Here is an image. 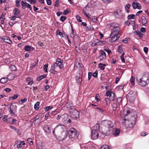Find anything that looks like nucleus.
<instances>
[{
  "label": "nucleus",
  "mask_w": 149,
  "mask_h": 149,
  "mask_svg": "<svg viewBox=\"0 0 149 149\" xmlns=\"http://www.w3.org/2000/svg\"><path fill=\"white\" fill-rule=\"evenodd\" d=\"M143 51L146 53H147L148 51V48L147 47H144L143 48Z\"/></svg>",
  "instance_id": "680f3d73"
},
{
  "label": "nucleus",
  "mask_w": 149,
  "mask_h": 149,
  "mask_svg": "<svg viewBox=\"0 0 149 149\" xmlns=\"http://www.w3.org/2000/svg\"><path fill=\"white\" fill-rule=\"evenodd\" d=\"M105 102L107 105H108L109 104L110 100H109L108 98H106L105 99Z\"/></svg>",
  "instance_id": "4d7b16f0"
},
{
  "label": "nucleus",
  "mask_w": 149,
  "mask_h": 149,
  "mask_svg": "<svg viewBox=\"0 0 149 149\" xmlns=\"http://www.w3.org/2000/svg\"><path fill=\"white\" fill-rule=\"evenodd\" d=\"M111 26L112 27L113 29H116V27H119L118 24L115 23H112L111 24Z\"/></svg>",
  "instance_id": "7c9ffc66"
},
{
  "label": "nucleus",
  "mask_w": 149,
  "mask_h": 149,
  "mask_svg": "<svg viewBox=\"0 0 149 149\" xmlns=\"http://www.w3.org/2000/svg\"><path fill=\"white\" fill-rule=\"evenodd\" d=\"M92 75L95 77H97V71L96 70L95 72L93 74H92Z\"/></svg>",
  "instance_id": "de8ad7c7"
},
{
  "label": "nucleus",
  "mask_w": 149,
  "mask_h": 149,
  "mask_svg": "<svg viewBox=\"0 0 149 149\" xmlns=\"http://www.w3.org/2000/svg\"><path fill=\"white\" fill-rule=\"evenodd\" d=\"M20 14L19 11L17 8H15L14 11V15L18 17Z\"/></svg>",
  "instance_id": "412c9836"
},
{
  "label": "nucleus",
  "mask_w": 149,
  "mask_h": 149,
  "mask_svg": "<svg viewBox=\"0 0 149 149\" xmlns=\"http://www.w3.org/2000/svg\"><path fill=\"white\" fill-rule=\"evenodd\" d=\"M114 123L110 120L106 122L105 126L102 129L100 132L102 134L107 135L113 133Z\"/></svg>",
  "instance_id": "f257e3e1"
},
{
  "label": "nucleus",
  "mask_w": 149,
  "mask_h": 149,
  "mask_svg": "<svg viewBox=\"0 0 149 149\" xmlns=\"http://www.w3.org/2000/svg\"><path fill=\"white\" fill-rule=\"evenodd\" d=\"M39 104L40 102H37L35 104L34 108L36 110H38V109L39 107Z\"/></svg>",
  "instance_id": "cd10ccee"
},
{
  "label": "nucleus",
  "mask_w": 149,
  "mask_h": 149,
  "mask_svg": "<svg viewBox=\"0 0 149 149\" xmlns=\"http://www.w3.org/2000/svg\"><path fill=\"white\" fill-rule=\"evenodd\" d=\"M130 40V38H126L124 40H122V42H123L125 43H127V41L128 40Z\"/></svg>",
  "instance_id": "3c124183"
},
{
  "label": "nucleus",
  "mask_w": 149,
  "mask_h": 149,
  "mask_svg": "<svg viewBox=\"0 0 149 149\" xmlns=\"http://www.w3.org/2000/svg\"><path fill=\"white\" fill-rule=\"evenodd\" d=\"M146 132H143L141 133V135L142 136H145L147 134H146Z\"/></svg>",
  "instance_id": "338daca9"
},
{
  "label": "nucleus",
  "mask_w": 149,
  "mask_h": 149,
  "mask_svg": "<svg viewBox=\"0 0 149 149\" xmlns=\"http://www.w3.org/2000/svg\"><path fill=\"white\" fill-rule=\"evenodd\" d=\"M132 5L134 9L137 8L139 9H140L141 8L140 4L137 2L136 0H134V1H133Z\"/></svg>",
  "instance_id": "ddd939ff"
},
{
  "label": "nucleus",
  "mask_w": 149,
  "mask_h": 149,
  "mask_svg": "<svg viewBox=\"0 0 149 149\" xmlns=\"http://www.w3.org/2000/svg\"><path fill=\"white\" fill-rule=\"evenodd\" d=\"M47 4L48 5H50L51 4V0H46Z\"/></svg>",
  "instance_id": "e2e57ef3"
},
{
  "label": "nucleus",
  "mask_w": 149,
  "mask_h": 149,
  "mask_svg": "<svg viewBox=\"0 0 149 149\" xmlns=\"http://www.w3.org/2000/svg\"><path fill=\"white\" fill-rule=\"evenodd\" d=\"M44 131L47 133H49L51 132V130L49 127L47 125H45L43 127Z\"/></svg>",
  "instance_id": "a211bd4d"
},
{
  "label": "nucleus",
  "mask_w": 149,
  "mask_h": 149,
  "mask_svg": "<svg viewBox=\"0 0 149 149\" xmlns=\"http://www.w3.org/2000/svg\"><path fill=\"white\" fill-rule=\"evenodd\" d=\"M118 51L120 53H123V50H122V48L121 46H119L118 47Z\"/></svg>",
  "instance_id": "c9c22d12"
},
{
  "label": "nucleus",
  "mask_w": 149,
  "mask_h": 149,
  "mask_svg": "<svg viewBox=\"0 0 149 149\" xmlns=\"http://www.w3.org/2000/svg\"><path fill=\"white\" fill-rule=\"evenodd\" d=\"M48 66V64H46L43 67V69L45 71V72H47L48 71H47V68Z\"/></svg>",
  "instance_id": "f704fd0d"
},
{
  "label": "nucleus",
  "mask_w": 149,
  "mask_h": 149,
  "mask_svg": "<svg viewBox=\"0 0 149 149\" xmlns=\"http://www.w3.org/2000/svg\"><path fill=\"white\" fill-rule=\"evenodd\" d=\"M59 1L58 0H57L55 4V6L56 7H58L59 6L58 4L59 3Z\"/></svg>",
  "instance_id": "774afa93"
},
{
  "label": "nucleus",
  "mask_w": 149,
  "mask_h": 149,
  "mask_svg": "<svg viewBox=\"0 0 149 149\" xmlns=\"http://www.w3.org/2000/svg\"><path fill=\"white\" fill-rule=\"evenodd\" d=\"M102 1L105 3H110L113 0H102Z\"/></svg>",
  "instance_id": "13d9d810"
},
{
  "label": "nucleus",
  "mask_w": 149,
  "mask_h": 149,
  "mask_svg": "<svg viewBox=\"0 0 149 149\" xmlns=\"http://www.w3.org/2000/svg\"><path fill=\"white\" fill-rule=\"evenodd\" d=\"M76 17L77 19L78 22H82V20L81 19V17L79 15H76Z\"/></svg>",
  "instance_id": "79ce46f5"
},
{
  "label": "nucleus",
  "mask_w": 149,
  "mask_h": 149,
  "mask_svg": "<svg viewBox=\"0 0 149 149\" xmlns=\"http://www.w3.org/2000/svg\"><path fill=\"white\" fill-rule=\"evenodd\" d=\"M120 31V28L119 27H116V29H113L112 32H113L115 35H119V33Z\"/></svg>",
  "instance_id": "6ab92c4d"
},
{
  "label": "nucleus",
  "mask_w": 149,
  "mask_h": 149,
  "mask_svg": "<svg viewBox=\"0 0 149 149\" xmlns=\"http://www.w3.org/2000/svg\"><path fill=\"white\" fill-rule=\"evenodd\" d=\"M24 49L26 51H30L31 50V47L30 46L26 45L24 48Z\"/></svg>",
  "instance_id": "58836bf2"
},
{
  "label": "nucleus",
  "mask_w": 149,
  "mask_h": 149,
  "mask_svg": "<svg viewBox=\"0 0 149 149\" xmlns=\"http://www.w3.org/2000/svg\"><path fill=\"white\" fill-rule=\"evenodd\" d=\"M81 149H86L87 148L86 145L85 144H83L82 146H81Z\"/></svg>",
  "instance_id": "6e6d98bb"
},
{
  "label": "nucleus",
  "mask_w": 149,
  "mask_h": 149,
  "mask_svg": "<svg viewBox=\"0 0 149 149\" xmlns=\"http://www.w3.org/2000/svg\"><path fill=\"white\" fill-rule=\"evenodd\" d=\"M27 141L30 145H32L33 144V142L31 139L28 138L27 139Z\"/></svg>",
  "instance_id": "a18cd8bd"
},
{
  "label": "nucleus",
  "mask_w": 149,
  "mask_h": 149,
  "mask_svg": "<svg viewBox=\"0 0 149 149\" xmlns=\"http://www.w3.org/2000/svg\"><path fill=\"white\" fill-rule=\"evenodd\" d=\"M135 118L134 116H132L129 120L124 118L123 121V124L127 128H131L133 126V124L135 123Z\"/></svg>",
  "instance_id": "7ed1b4c3"
},
{
  "label": "nucleus",
  "mask_w": 149,
  "mask_h": 149,
  "mask_svg": "<svg viewBox=\"0 0 149 149\" xmlns=\"http://www.w3.org/2000/svg\"><path fill=\"white\" fill-rule=\"evenodd\" d=\"M111 93H112V91L107 90L106 92L105 95L106 96L110 95H111Z\"/></svg>",
  "instance_id": "5fc2aeb1"
},
{
  "label": "nucleus",
  "mask_w": 149,
  "mask_h": 149,
  "mask_svg": "<svg viewBox=\"0 0 149 149\" xmlns=\"http://www.w3.org/2000/svg\"><path fill=\"white\" fill-rule=\"evenodd\" d=\"M136 93L135 91H131L127 95V99L131 103H133L136 97Z\"/></svg>",
  "instance_id": "39448f33"
},
{
  "label": "nucleus",
  "mask_w": 149,
  "mask_h": 149,
  "mask_svg": "<svg viewBox=\"0 0 149 149\" xmlns=\"http://www.w3.org/2000/svg\"><path fill=\"white\" fill-rule=\"evenodd\" d=\"M141 19L142 20V23L143 24H145L147 22V20L145 17L144 16H142L141 17Z\"/></svg>",
  "instance_id": "bb28decb"
},
{
  "label": "nucleus",
  "mask_w": 149,
  "mask_h": 149,
  "mask_svg": "<svg viewBox=\"0 0 149 149\" xmlns=\"http://www.w3.org/2000/svg\"><path fill=\"white\" fill-rule=\"evenodd\" d=\"M76 80L78 83H80L82 81L80 75L79 76H76Z\"/></svg>",
  "instance_id": "393cba45"
},
{
  "label": "nucleus",
  "mask_w": 149,
  "mask_h": 149,
  "mask_svg": "<svg viewBox=\"0 0 149 149\" xmlns=\"http://www.w3.org/2000/svg\"><path fill=\"white\" fill-rule=\"evenodd\" d=\"M28 3L24 2V1H22L21 2V5L22 6V8L24 9L26 7H27V6L28 4Z\"/></svg>",
  "instance_id": "a878e982"
},
{
  "label": "nucleus",
  "mask_w": 149,
  "mask_h": 149,
  "mask_svg": "<svg viewBox=\"0 0 149 149\" xmlns=\"http://www.w3.org/2000/svg\"><path fill=\"white\" fill-rule=\"evenodd\" d=\"M54 68V65L52 66L51 67L50 69V71L52 72V73L53 74H55V68Z\"/></svg>",
  "instance_id": "473e14b6"
},
{
  "label": "nucleus",
  "mask_w": 149,
  "mask_h": 149,
  "mask_svg": "<svg viewBox=\"0 0 149 149\" xmlns=\"http://www.w3.org/2000/svg\"><path fill=\"white\" fill-rule=\"evenodd\" d=\"M65 128V127L64 125H57L55 127L54 130L53 131V133L56 132L57 133H63L64 130Z\"/></svg>",
  "instance_id": "423d86ee"
},
{
  "label": "nucleus",
  "mask_w": 149,
  "mask_h": 149,
  "mask_svg": "<svg viewBox=\"0 0 149 149\" xmlns=\"http://www.w3.org/2000/svg\"><path fill=\"white\" fill-rule=\"evenodd\" d=\"M108 146L107 145H104L101 147L100 149H108Z\"/></svg>",
  "instance_id": "8fccbe9b"
},
{
  "label": "nucleus",
  "mask_w": 149,
  "mask_h": 149,
  "mask_svg": "<svg viewBox=\"0 0 149 149\" xmlns=\"http://www.w3.org/2000/svg\"><path fill=\"white\" fill-rule=\"evenodd\" d=\"M99 136L98 130L93 129L91 131V137L93 139H95L97 138Z\"/></svg>",
  "instance_id": "9d476101"
},
{
  "label": "nucleus",
  "mask_w": 149,
  "mask_h": 149,
  "mask_svg": "<svg viewBox=\"0 0 149 149\" xmlns=\"http://www.w3.org/2000/svg\"><path fill=\"white\" fill-rule=\"evenodd\" d=\"M37 147L38 149H46V148L44 143L40 142L37 143Z\"/></svg>",
  "instance_id": "2eb2a0df"
},
{
  "label": "nucleus",
  "mask_w": 149,
  "mask_h": 149,
  "mask_svg": "<svg viewBox=\"0 0 149 149\" xmlns=\"http://www.w3.org/2000/svg\"><path fill=\"white\" fill-rule=\"evenodd\" d=\"M68 116L67 114H64L62 115L61 118L63 121H67L69 123L71 122V120L68 118Z\"/></svg>",
  "instance_id": "4468645a"
},
{
  "label": "nucleus",
  "mask_w": 149,
  "mask_h": 149,
  "mask_svg": "<svg viewBox=\"0 0 149 149\" xmlns=\"http://www.w3.org/2000/svg\"><path fill=\"white\" fill-rule=\"evenodd\" d=\"M45 76H41L37 78V80L40 81L42 79L45 78Z\"/></svg>",
  "instance_id": "49530a36"
},
{
  "label": "nucleus",
  "mask_w": 149,
  "mask_h": 149,
  "mask_svg": "<svg viewBox=\"0 0 149 149\" xmlns=\"http://www.w3.org/2000/svg\"><path fill=\"white\" fill-rule=\"evenodd\" d=\"M15 78L14 75L13 74L10 73L7 76V79L10 80L13 79Z\"/></svg>",
  "instance_id": "5701e85b"
},
{
  "label": "nucleus",
  "mask_w": 149,
  "mask_h": 149,
  "mask_svg": "<svg viewBox=\"0 0 149 149\" xmlns=\"http://www.w3.org/2000/svg\"><path fill=\"white\" fill-rule=\"evenodd\" d=\"M113 32H112L110 36L111 39L109 40L111 42H113L118 40L120 37L119 35H115L113 33Z\"/></svg>",
  "instance_id": "6e6552de"
},
{
  "label": "nucleus",
  "mask_w": 149,
  "mask_h": 149,
  "mask_svg": "<svg viewBox=\"0 0 149 149\" xmlns=\"http://www.w3.org/2000/svg\"><path fill=\"white\" fill-rule=\"evenodd\" d=\"M112 107H113V111H116V109L117 107V104L115 103H113L112 104Z\"/></svg>",
  "instance_id": "a19ab883"
},
{
  "label": "nucleus",
  "mask_w": 149,
  "mask_h": 149,
  "mask_svg": "<svg viewBox=\"0 0 149 149\" xmlns=\"http://www.w3.org/2000/svg\"><path fill=\"white\" fill-rule=\"evenodd\" d=\"M130 113V110H127L126 112H125L124 115L125 116H127Z\"/></svg>",
  "instance_id": "603ef678"
},
{
  "label": "nucleus",
  "mask_w": 149,
  "mask_h": 149,
  "mask_svg": "<svg viewBox=\"0 0 149 149\" xmlns=\"http://www.w3.org/2000/svg\"><path fill=\"white\" fill-rule=\"evenodd\" d=\"M99 128V126L98 124H96L95 126L93 127V129L97 130H98V129Z\"/></svg>",
  "instance_id": "864d4df0"
},
{
  "label": "nucleus",
  "mask_w": 149,
  "mask_h": 149,
  "mask_svg": "<svg viewBox=\"0 0 149 149\" xmlns=\"http://www.w3.org/2000/svg\"><path fill=\"white\" fill-rule=\"evenodd\" d=\"M86 30L87 31L91 30L93 29V28L91 26H87L86 28Z\"/></svg>",
  "instance_id": "37998d69"
},
{
  "label": "nucleus",
  "mask_w": 149,
  "mask_h": 149,
  "mask_svg": "<svg viewBox=\"0 0 149 149\" xmlns=\"http://www.w3.org/2000/svg\"><path fill=\"white\" fill-rule=\"evenodd\" d=\"M18 95L17 94H15L13 96L12 98L13 99H16L17 97H18Z\"/></svg>",
  "instance_id": "69168bd1"
},
{
  "label": "nucleus",
  "mask_w": 149,
  "mask_h": 149,
  "mask_svg": "<svg viewBox=\"0 0 149 149\" xmlns=\"http://www.w3.org/2000/svg\"><path fill=\"white\" fill-rule=\"evenodd\" d=\"M91 9L90 8L87 6L86 7H85L83 9V12L84 15H85L87 18H89V17L88 16V15L92 14V13L91 12Z\"/></svg>",
  "instance_id": "1a4fd4ad"
},
{
  "label": "nucleus",
  "mask_w": 149,
  "mask_h": 149,
  "mask_svg": "<svg viewBox=\"0 0 149 149\" xmlns=\"http://www.w3.org/2000/svg\"><path fill=\"white\" fill-rule=\"evenodd\" d=\"M21 0H16V6L18 7L19 6V3Z\"/></svg>",
  "instance_id": "bf43d9fd"
},
{
  "label": "nucleus",
  "mask_w": 149,
  "mask_h": 149,
  "mask_svg": "<svg viewBox=\"0 0 149 149\" xmlns=\"http://www.w3.org/2000/svg\"><path fill=\"white\" fill-rule=\"evenodd\" d=\"M9 68L11 71H15L16 70V68L14 65H11L9 67Z\"/></svg>",
  "instance_id": "c756f323"
},
{
  "label": "nucleus",
  "mask_w": 149,
  "mask_h": 149,
  "mask_svg": "<svg viewBox=\"0 0 149 149\" xmlns=\"http://www.w3.org/2000/svg\"><path fill=\"white\" fill-rule=\"evenodd\" d=\"M124 52H123L120 56V58L121 61H122V62L123 63L125 61V59L124 58Z\"/></svg>",
  "instance_id": "ea45409f"
},
{
  "label": "nucleus",
  "mask_w": 149,
  "mask_h": 149,
  "mask_svg": "<svg viewBox=\"0 0 149 149\" xmlns=\"http://www.w3.org/2000/svg\"><path fill=\"white\" fill-rule=\"evenodd\" d=\"M0 81L1 83L2 84H4L7 81V80L6 78H3L0 79Z\"/></svg>",
  "instance_id": "2f4dec72"
},
{
  "label": "nucleus",
  "mask_w": 149,
  "mask_h": 149,
  "mask_svg": "<svg viewBox=\"0 0 149 149\" xmlns=\"http://www.w3.org/2000/svg\"><path fill=\"white\" fill-rule=\"evenodd\" d=\"M135 78L133 77H132L130 79V81L132 85H134V84Z\"/></svg>",
  "instance_id": "4c0bfd02"
},
{
  "label": "nucleus",
  "mask_w": 149,
  "mask_h": 149,
  "mask_svg": "<svg viewBox=\"0 0 149 149\" xmlns=\"http://www.w3.org/2000/svg\"><path fill=\"white\" fill-rule=\"evenodd\" d=\"M135 17V15H129L127 16V18L128 19H134Z\"/></svg>",
  "instance_id": "72a5a7b5"
},
{
  "label": "nucleus",
  "mask_w": 149,
  "mask_h": 149,
  "mask_svg": "<svg viewBox=\"0 0 149 149\" xmlns=\"http://www.w3.org/2000/svg\"><path fill=\"white\" fill-rule=\"evenodd\" d=\"M115 98L114 93L113 91H112L111 95H109V100L110 101H113L114 100Z\"/></svg>",
  "instance_id": "4be33fe9"
},
{
  "label": "nucleus",
  "mask_w": 149,
  "mask_h": 149,
  "mask_svg": "<svg viewBox=\"0 0 149 149\" xmlns=\"http://www.w3.org/2000/svg\"><path fill=\"white\" fill-rule=\"evenodd\" d=\"M138 84L142 86H145L149 84V73H144L141 78L137 79Z\"/></svg>",
  "instance_id": "f03ea898"
},
{
  "label": "nucleus",
  "mask_w": 149,
  "mask_h": 149,
  "mask_svg": "<svg viewBox=\"0 0 149 149\" xmlns=\"http://www.w3.org/2000/svg\"><path fill=\"white\" fill-rule=\"evenodd\" d=\"M140 31L144 33L146 32V29L142 27L140 29Z\"/></svg>",
  "instance_id": "0e129e2a"
},
{
  "label": "nucleus",
  "mask_w": 149,
  "mask_h": 149,
  "mask_svg": "<svg viewBox=\"0 0 149 149\" xmlns=\"http://www.w3.org/2000/svg\"><path fill=\"white\" fill-rule=\"evenodd\" d=\"M113 135L115 136H117L119 134L120 132V130L119 129L116 128L114 130H113Z\"/></svg>",
  "instance_id": "aec40b11"
},
{
  "label": "nucleus",
  "mask_w": 149,
  "mask_h": 149,
  "mask_svg": "<svg viewBox=\"0 0 149 149\" xmlns=\"http://www.w3.org/2000/svg\"><path fill=\"white\" fill-rule=\"evenodd\" d=\"M92 75V73L89 72L88 73V80H90Z\"/></svg>",
  "instance_id": "052dcab7"
},
{
  "label": "nucleus",
  "mask_w": 149,
  "mask_h": 149,
  "mask_svg": "<svg viewBox=\"0 0 149 149\" xmlns=\"http://www.w3.org/2000/svg\"><path fill=\"white\" fill-rule=\"evenodd\" d=\"M66 18V17L65 16H61L60 17V20L62 22L64 21Z\"/></svg>",
  "instance_id": "09e8293b"
},
{
  "label": "nucleus",
  "mask_w": 149,
  "mask_h": 149,
  "mask_svg": "<svg viewBox=\"0 0 149 149\" xmlns=\"http://www.w3.org/2000/svg\"><path fill=\"white\" fill-rule=\"evenodd\" d=\"M96 109L99 112L101 113H102L104 110V109L100 108L97 107Z\"/></svg>",
  "instance_id": "e433bc0d"
},
{
  "label": "nucleus",
  "mask_w": 149,
  "mask_h": 149,
  "mask_svg": "<svg viewBox=\"0 0 149 149\" xmlns=\"http://www.w3.org/2000/svg\"><path fill=\"white\" fill-rule=\"evenodd\" d=\"M3 41L9 44H11L12 43V41L7 36H4L3 37Z\"/></svg>",
  "instance_id": "dca6fc26"
},
{
  "label": "nucleus",
  "mask_w": 149,
  "mask_h": 149,
  "mask_svg": "<svg viewBox=\"0 0 149 149\" xmlns=\"http://www.w3.org/2000/svg\"><path fill=\"white\" fill-rule=\"evenodd\" d=\"M114 14V15L118 18H121L123 16L121 10H119V11L115 12Z\"/></svg>",
  "instance_id": "f3484780"
},
{
  "label": "nucleus",
  "mask_w": 149,
  "mask_h": 149,
  "mask_svg": "<svg viewBox=\"0 0 149 149\" xmlns=\"http://www.w3.org/2000/svg\"><path fill=\"white\" fill-rule=\"evenodd\" d=\"M100 56L99 58L101 60H104L106 58V53L103 51L101 50L100 52Z\"/></svg>",
  "instance_id": "9b49d317"
},
{
  "label": "nucleus",
  "mask_w": 149,
  "mask_h": 149,
  "mask_svg": "<svg viewBox=\"0 0 149 149\" xmlns=\"http://www.w3.org/2000/svg\"><path fill=\"white\" fill-rule=\"evenodd\" d=\"M71 31H72V32L70 34V37H71V38H74V31L73 29V28H72V26L71 27Z\"/></svg>",
  "instance_id": "c03bdc74"
},
{
  "label": "nucleus",
  "mask_w": 149,
  "mask_h": 149,
  "mask_svg": "<svg viewBox=\"0 0 149 149\" xmlns=\"http://www.w3.org/2000/svg\"><path fill=\"white\" fill-rule=\"evenodd\" d=\"M68 134L69 139L71 140L77 139L78 134L76 130L74 128H71L68 132Z\"/></svg>",
  "instance_id": "20e7f679"
},
{
  "label": "nucleus",
  "mask_w": 149,
  "mask_h": 149,
  "mask_svg": "<svg viewBox=\"0 0 149 149\" xmlns=\"http://www.w3.org/2000/svg\"><path fill=\"white\" fill-rule=\"evenodd\" d=\"M106 65L105 64H102L100 63L99 64V68L102 70H103L105 68V67Z\"/></svg>",
  "instance_id": "b1692460"
},
{
  "label": "nucleus",
  "mask_w": 149,
  "mask_h": 149,
  "mask_svg": "<svg viewBox=\"0 0 149 149\" xmlns=\"http://www.w3.org/2000/svg\"><path fill=\"white\" fill-rule=\"evenodd\" d=\"M63 62V61L61 59L57 58L56 62L54 64V68H57L58 66L60 68H62L63 67V65L62 64Z\"/></svg>",
  "instance_id": "0eeeda50"
},
{
  "label": "nucleus",
  "mask_w": 149,
  "mask_h": 149,
  "mask_svg": "<svg viewBox=\"0 0 149 149\" xmlns=\"http://www.w3.org/2000/svg\"><path fill=\"white\" fill-rule=\"evenodd\" d=\"M71 112V111H70ZM71 116L74 118H77L79 116V113L75 109L73 110L72 111Z\"/></svg>",
  "instance_id": "f8f14e48"
},
{
  "label": "nucleus",
  "mask_w": 149,
  "mask_h": 149,
  "mask_svg": "<svg viewBox=\"0 0 149 149\" xmlns=\"http://www.w3.org/2000/svg\"><path fill=\"white\" fill-rule=\"evenodd\" d=\"M135 32L136 33V34L139 36L140 38H141L143 35V33L139 31H137Z\"/></svg>",
  "instance_id": "c85d7f7f"
}]
</instances>
